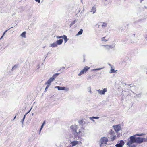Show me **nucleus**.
<instances>
[{"instance_id": "nucleus-1", "label": "nucleus", "mask_w": 147, "mask_h": 147, "mask_svg": "<svg viewBox=\"0 0 147 147\" xmlns=\"http://www.w3.org/2000/svg\"><path fill=\"white\" fill-rule=\"evenodd\" d=\"M59 74H54L53 76L51 77L47 82L45 83V84L49 85V86L51 82L54 80L55 78H56Z\"/></svg>"}, {"instance_id": "nucleus-2", "label": "nucleus", "mask_w": 147, "mask_h": 147, "mask_svg": "<svg viewBox=\"0 0 147 147\" xmlns=\"http://www.w3.org/2000/svg\"><path fill=\"white\" fill-rule=\"evenodd\" d=\"M135 142H136V138L134 136H131L130 137V140H128L127 144L129 146H130Z\"/></svg>"}, {"instance_id": "nucleus-3", "label": "nucleus", "mask_w": 147, "mask_h": 147, "mask_svg": "<svg viewBox=\"0 0 147 147\" xmlns=\"http://www.w3.org/2000/svg\"><path fill=\"white\" fill-rule=\"evenodd\" d=\"M90 68V67H88L87 66H86L85 67L83 70H82L80 73L78 74V76H80L81 75L84 74V73H86Z\"/></svg>"}, {"instance_id": "nucleus-4", "label": "nucleus", "mask_w": 147, "mask_h": 147, "mask_svg": "<svg viewBox=\"0 0 147 147\" xmlns=\"http://www.w3.org/2000/svg\"><path fill=\"white\" fill-rule=\"evenodd\" d=\"M115 130L117 132H118L121 129V127L119 125H116L113 126Z\"/></svg>"}, {"instance_id": "nucleus-5", "label": "nucleus", "mask_w": 147, "mask_h": 147, "mask_svg": "<svg viewBox=\"0 0 147 147\" xmlns=\"http://www.w3.org/2000/svg\"><path fill=\"white\" fill-rule=\"evenodd\" d=\"M70 128L72 129L73 132L78 133V132H77V129L78 128V127L77 125H72L70 127Z\"/></svg>"}, {"instance_id": "nucleus-6", "label": "nucleus", "mask_w": 147, "mask_h": 147, "mask_svg": "<svg viewBox=\"0 0 147 147\" xmlns=\"http://www.w3.org/2000/svg\"><path fill=\"white\" fill-rule=\"evenodd\" d=\"M108 141V140L107 138L105 137L102 138L100 140L101 144H106Z\"/></svg>"}, {"instance_id": "nucleus-7", "label": "nucleus", "mask_w": 147, "mask_h": 147, "mask_svg": "<svg viewBox=\"0 0 147 147\" xmlns=\"http://www.w3.org/2000/svg\"><path fill=\"white\" fill-rule=\"evenodd\" d=\"M144 139L140 137H138L136 138V142L138 143H141L143 142Z\"/></svg>"}, {"instance_id": "nucleus-8", "label": "nucleus", "mask_w": 147, "mask_h": 147, "mask_svg": "<svg viewBox=\"0 0 147 147\" xmlns=\"http://www.w3.org/2000/svg\"><path fill=\"white\" fill-rule=\"evenodd\" d=\"M98 91L100 94H104L105 92L107 91V89L106 88H105L103 90H101L99 89Z\"/></svg>"}, {"instance_id": "nucleus-9", "label": "nucleus", "mask_w": 147, "mask_h": 147, "mask_svg": "<svg viewBox=\"0 0 147 147\" xmlns=\"http://www.w3.org/2000/svg\"><path fill=\"white\" fill-rule=\"evenodd\" d=\"M103 46L105 47V49L107 50H109L110 49L113 48L114 47V45H103Z\"/></svg>"}, {"instance_id": "nucleus-10", "label": "nucleus", "mask_w": 147, "mask_h": 147, "mask_svg": "<svg viewBox=\"0 0 147 147\" xmlns=\"http://www.w3.org/2000/svg\"><path fill=\"white\" fill-rule=\"evenodd\" d=\"M110 138L111 139V140L113 141L116 138V136L113 134V133H112L111 134Z\"/></svg>"}, {"instance_id": "nucleus-11", "label": "nucleus", "mask_w": 147, "mask_h": 147, "mask_svg": "<svg viewBox=\"0 0 147 147\" xmlns=\"http://www.w3.org/2000/svg\"><path fill=\"white\" fill-rule=\"evenodd\" d=\"M124 144V142L123 141H121L119 144H116L115 146L116 147H122Z\"/></svg>"}, {"instance_id": "nucleus-12", "label": "nucleus", "mask_w": 147, "mask_h": 147, "mask_svg": "<svg viewBox=\"0 0 147 147\" xmlns=\"http://www.w3.org/2000/svg\"><path fill=\"white\" fill-rule=\"evenodd\" d=\"M78 143V142L77 141H74L72 142L71 144H72V146H74L76 145Z\"/></svg>"}, {"instance_id": "nucleus-13", "label": "nucleus", "mask_w": 147, "mask_h": 147, "mask_svg": "<svg viewBox=\"0 0 147 147\" xmlns=\"http://www.w3.org/2000/svg\"><path fill=\"white\" fill-rule=\"evenodd\" d=\"M96 11V8L95 6H94L92 7L90 11L91 12H92L94 14L95 13Z\"/></svg>"}, {"instance_id": "nucleus-14", "label": "nucleus", "mask_w": 147, "mask_h": 147, "mask_svg": "<svg viewBox=\"0 0 147 147\" xmlns=\"http://www.w3.org/2000/svg\"><path fill=\"white\" fill-rule=\"evenodd\" d=\"M56 88H57L58 90H64L65 88V87H60V86H57V87H56Z\"/></svg>"}, {"instance_id": "nucleus-15", "label": "nucleus", "mask_w": 147, "mask_h": 147, "mask_svg": "<svg viewBox=\"0 0 147 147\" xmlns=\"http://www.w3.org/2000/svg\"><path fill=\"white\" fill-rule=\"evenodd\" d=\"M63 41V40L61 39L57 41L56 42L57 43V45H60L62 43Z\"/></svg>"}, {"instance_id": "nucleus-16", "label": "nucleus", "mask_w": 147, "mask_h": 147, "mask_svg": "<svg viewBox=\"0 0 147 147\" xmlns=\"http://www.w3.org/2000/svg\"><path fill=\"white\" fill-rule=\"evenodd\" d=\"M57 45H58L56 42L51 44V47H55L57 46Z\"/></svg>"}, {"instance_id": "nucleus-17", "label": "nucleus", "mask_w": 147, "mask_h": 147, "mask_svg": "<svg viewBox=\"0 0 147 147\" xmlns=\"http://www.w3.org/2000/svg\"><path fill=\"white\" fill-rule=\"evenodd\" d=\"M63 38L64 40L65 43H66L68 40V39L67 38L66 36L65 35H63Z\"/></svg>"}, {"instance_id": "nucleus-18", "label": "nucleus", "mask_w": 147, "mask_h": 147, "mask_svg": "<svg viewBox=\"0 0 147 147\" xmlns=\"http://www.w3.org/2000/svg\"><path fill=\"white\" fill-rule=\"evenodd\" d=\"M26 32H24L22 34H21V36L22 37L25 38L26 37Z\"/></svg>"}, {"instance_id": "nucleus-19", "label": "nucleus", "mask_w": 147, "mask_h": 147, "mask_svg": "<svg viewBox=\"0 0 147 147\" xmlns=\"http://www.w3.org/2000/svg\"><path fill=\"white\" fill-rule=\"evenodd\" d=\"M83 32V30L82 29H81L80 31L78 32L77 34V35H80L82 34Z\"/></svg>"}, {"instance_id": "nucleus-20", "label": "nucleus", "mask_w": 147, "mask_h": 147, "mask_svg": "<svg viewBox=\"0 0 147 147\" xmlns=\"http://www.w3.org/2000/svg\"><path fill=\"white\" fill-rule=\"evenodd\" d=\"M107 23H105V22H103V24L102 25V27H105L107 26Z\"/></svg>"}, {"instance_id": "nucleus-21", "label": "nucleus", "mask_w": 147, "mask_h": 147, "mask_svg": "<svg viewBox=\"0 0 147 147\" xmlns=\"http://www.w3.org/2000/svg\"><path fill=\"white\" fill-rule=\"evenodd\" d=\"M105 37H104L102 38H101L102 40L103 41H104V42H106V41H107L108 40L105 39Z\"/></svg>"}, {"instance_id": "nucleus-22", "label": "nucleus", "mask_w": 147, "mask_h": 147, "mask_svg": "<svg viewBox=\"0 0 147 147\" xmlns=\"http://www.w3.org/2000/svg\"><path fill=\"white\" fill-rule=\"evenodd\" d=\"M115 72V70L114 69H111L110 71V73H114Z\"/></svg>"}, {"instance_id": "nucleus-23", "label": "nucleus", "mask_w": 147, "mask_h": 147, "mask_svg": "<svg viewBox=\"0 0 147 147\" xmlns=\"http://www.w3.org/2000/svg\"><path fill=\"white\" fill-rule=\"evenodd\" d=\"M45 123V121H44L43 122V123L42 124L41 126V128L40 129V131L41 130V129H42V128L43 127V126H44V124Z\"/></svg>"}, {"instance_id": "nucleus-24", "label": "nucleus", "mask_w": 147, "mask_h": 147, "mask_svg": "<svg viewBox=\"0 0 147 147\" xmlns=\"http://www.w3.org/2000/svg\"><path fill=\"white\" fill-rule=\"evenodd\" d=\"M49 85H47L45 88V91H47V89L49 87Z\"/></svg>"}, {"instance_id": "nucleus-25", "label": "nucleus", "mask_w": 147, "mask_h": 147, "mask_svg": "<svg viewBox=\"0 0 147 147\" xmlns=\"http://www.w3.org/2000/svg\"><path fill=\"white\" fill-rule=\"evenodd\" d=\"M75 23V20H74L73 22H72L71 23V24H70V27H71L72 25H73Z\"/></svg>"}, {"instance_id": "nucleus-26", "label": "nucleus", "mask_w": 147, "mask_h": 147, "mask_svg": "<svg viewBox=\"0 0 147 147\" xmlns=\"http://www.w3.org/2000/svg\"><path fill=\"white\" fill-rule=\"evenodd\" d=\"M63 36H57V38H63Z\"/></svg>"}, {"instance_id": "nucleus-27", "label": "nucleus", "mask_w": 147, "mask_h": 147, "mask_svg": "<svg viewBox=\"0 0 147 147\" xmlns=\"http://www.w3.org/2000/svg\"><path fill=\"white\" fill-rule=\"evenodd\" d=\"M30 110H31V109H30V110L28 111V112L27 113H26V114H25V115L24 116V117H23V120H24V119H25V117L26 115V114H27L28 113H29V112H30Z\"/></svg>"}, {"instance_id": "nucleus-28", "label": "nucleus", "mask_w": 147, "mask_h": 147, "mask_svg": "<svg viewBox=\"0 0 147 147\" xmlns=\"http://www.w3.org/2000/svg\"><path fill=\"white\" fill-rule=\"evenodd\" d=\"M92 118L94 119H98V117H93Z\"/></svg>"}, {"instance_id": "nucleus-29", "label": "nucleus", "mask_w": 147, "mask_h": 147, "mask_svg": "<svg viewBox=\"0 0 147 147\" xmlns=\"http://www.w3.org/2000/svg\"><path fill=\"white\" fill-rule=\"evenodd\" d=\"M36 2H38V3H40V0H36Z\"/></svg>"}, {"instance_id": "nucleus-30", "label": "nucleus", "mask_w": 147, "mask_h": 147, "mask_svg": "<svg viewBox=\"0 0 147 147\" xmlns=\"http://www.w3.org/2000/svg\"><path fill=\"white\" fill-rule=\"evenodd\" d=\"M5 33V32H4L3 35L1 37V38H0V39L2 38V37H3V35H4V34Z\"/></svg>"}, {"instance_id": "nucleus-31", "label": "nucleus", "mask_w": 147, "mask_h": 147, "mask_svg": "<svg viewBox=\"0 0 147 147\" xmlns=\"http://www.w3.org/2000/svg\"><path fill=\"white\" fill-rule=\"evenodd\" d=\"M16 117V116H15V117H14V118H13V120H14L15 119Z\"/></svg>"}, {"instance_id": "nucleus-32", "label": "nucleus", "mask_w": 147, "mask_h": 147, "mask_svg": "<svg viewBox=\"0 0 147 147\" xmlns=\"http://www.w3.org/2000/svg\"><path fill=\"white\" fill-rule=\"evenodd\" d=\"M90 119H92V117H90Z\"/></svg>"}, {"instance_id": "nucleus-33", "label": "nucleus", "mask_w": 147, "mask_h": 147, "mask_svg": "<svg viewBox=\"0 0 147 147\" xmlns=\"http://www.w3.org/2000/svg\"><path fill=\"white\" fill-rule=\"evenodd\" d=\"M97 70H100V69H97Z\"/></svg>"}]
</instances>
